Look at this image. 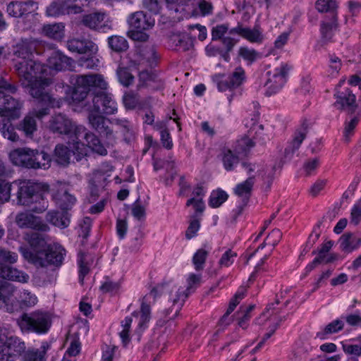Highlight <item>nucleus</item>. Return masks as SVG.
Segmentation results:
<instances>
[{"label": "nucleus", "mask_w": 361, "mask_h": 361, "mask_svg": "<svg viewBox=\"0 0 361 361\" xmlns=\"http://www.w3.org/2000/svg\"><path fill=\"white\" fill-rule=\"evenodd\" d=\"M37 42L32 39H22L14 49V67L20 78L21 85L29 89L30 95L51 101L49 95L43 94V87L48 84V79H42L44 66L34 59Z\"/></svg>", "instance_id": "obj_1"}, {"label": "nucleus", "mask_w": 361, "mask_h": 361, "mask_svg": "<svg viewBox=\"0 0 361 361\" xmlns=\"http://www.w3.org/2000/svg\"><path fill=\"white\" fill-rule=\"evenodd\" d=\"M70 82L73 85L71 97L74 102L83 101L89 94L92 97V104L87 108L88 114L111 115L117 111V104L106 92L108 84L102 75H73Z\"/></svg>", "instance_id": "obj_2"}, {"label": "nucleus", "mask_w": 361, "mask_h": 361, "mask_svg": "<svg viewBox=\"0 0 361 361\" xmlns=\"http://www.w3.org/2000/svg\"><path fill=\"white\" fill-rule=\"evenodd\" d=\"M201 276L191 274L188 279L186 288L172 283H165L154 288L150 295L154 298L160 294L167 299L168 304L161 314L166 320L175 319L181 310L192 286L200 281Z\"/></svg>", "instance_id": "obj_3"}, {"label": "nucleus", "mask_w": 361, "mask_h": 361, "mask_svg": "<svg viewBox=\"0 0 361 361\" xmlns=\"http://www.w3.org/2000/svg\"><path fill=\"white\" fill-rule=\"evenodd\" d=\"M11 162L18 166L26 169H49L51 166L50 154L42 149L30 147H19L9 153Z\"/></svg>", "instance_id": "obj_4"}, {"label": "nucleus", "mask_w": 361, "mask_h": 361, "mask_svg": "<svg viewBox=\"0 0 361 361\" xmlns=\"http://www.w3.org/2000/svg\"><path fill=\"white\" fill-rule=\"evenodd\" d=\"M15 292L14 286L9 283L0 286V310L14 312L20 308L31 307L37 303V296L31 292L22 290L18 300L14 295Z\"/></svg>", "instance_id": "obj_5"}, {"label": "nucleus", "mask_w": 361, "mask_h": 361, "mask_svg": "<svg viewBox=\"0 0 361 361\" xmlns=\"http://www.w3.org/2000/svg\"><path fill=\"white\" fill-rule=\"evenodd\" d=\"M20 252L25 260L37 267L49 265L60 267L66 255V250L57 245L49 246L45 250H39L36 253L27 247H20Z\"/></svg>", "instance_id": "obj_6"}, {"label": "nucleus", "mask_w": 361, "mask_h": 361, "mask_svg": "<svg viewBox=\"0 0 361 361\" xmlns=\"http://www.w3.org/2000/svg\"><path fill=\"white\" fill-rule=\"evenodd\" d=\"M17 204L27 207L35 213H42L49 207L48 201L37 185L30 181H23L18 185Z\"/></svg>", "instance_id": "obj_7"}, {"label": "nucleus", "mask_w": 361, "mask_h": 361, "mask_svg": "<svg viewBox=\"0 0 361 361\" xmlns=\"http://www.w3.org/2000/svg\"><path fill=\"white\" fill-rule=\"evenodd\" d=\"M49 128L53 133L67 135L73 143H79L80 136L85 131L82 126H77L70 118L63 114L52 116L49 121Z\"/></svg>", "instance_id": "obj_8"}, {"label": "nucleus", "mask_w": 361, "mask_h": 361, "mask_svg": "<svg viewBox=\"0 0 361 361\" xmlns=\"http://www.w3.org/2000/svg\"><path fill=\"white\" fill-rule=\"evenodd\" d=\"M17 322L22 331L37 334L47 333L51 326L50 315L39 310L23 314Z\"/></svg>", "instance_id": "obj_9"}, {"label": "nucleus", "mask_w": 361, "mask_h": 361, "mask_svg": "<svg viewBox=\"0 0 361 361\" xmlns=\"http://www.w3.org/2000/svg\"><path fill=\"white\" fill-rule=\"evenodd\" d=\"M128 23L130 28L128 36L135 41L146 42L149 35L145 31L154 25V20L147 17L142 11H137L130 15Z\"/></svg>", "instance_id": "obj_10"}, {"label": "nucleus", "mask_w": 361, "mask_h": 361, "mask_svg": "<svg viewBox=\"0 0 361 361\" xmlns=\"http://www.w3.org/2000/svg\"><path fill=\"white\" fill-rule=\"evenodd\" d=\"M287 64H282L281 66L267 72L268 78L265 83L267 90L265 94L268 97L278 92L286 82L288 71Z\"/></svg>", "instance_id": "obj_11"}, {"label": "nucleus", "mask_w": 361, "mask_h": 361, "mask_svg": "<svg viewBox=\"0 0 361 361\" xmlns=\"http://www.w3.org/2000/svg\"><path fill=\"white\" fill-rule=\"evenodd\" d=\"M245 72L242 67H237L228 78L224 74H216L212 80L220 92L232 90L240 87L245 80Z\"/></svg>", "instance_id": "obj_12"}, {"label": "nucleus", "mask_w": 361, "mask_h": 361, "mask_svg": "<svg viewBox=\"0 0 361 361\" xmlns=\"http://www.w3.org/2000/svg\"><path fill=\"white\" fill-rule=\"evenodd\" d=\"M25 348L24 341L17 336H7L0 347V361H14L25 352Z\"/></svg>", "instance_id": "obj_13"}, {"label": "nucleus", "mask_w": 361, "mask_h": 361, "mask_svg": "<svg viewBox=\"0 0 361 361\" xmlns=\"http://www.w3.org/2000/svg\"><path fill=\"white\" fill-rule=\"evenodd\" d=\"M5 91L0 92V117L8 120L18 119L21 115L22 104Z\"/></svg>", "instance_id": "obj_14"}, {"label": "nucleus", "mask_w": 361, "mask_h": 361, "mask_svg": "<svg viewBox=\"0 0 361 361\" xmlns=\"http://www.w3.org/2000/svg\"><path fill=\"white\" fill-rule=\"evenodd\" d=\"M51 197L56 205L62 211L71 210L77 202V198L71 192L67 184H60L51 191Z\"/></svg>", "instance_id": "obj_15"}, {"label": "nucleus", "mask_w": 361, "mask_h": 361, "mask_svg": "<svg viewBox=\"0 0 361 361\" xmlns=\"http://www.w3.org/2000/svg\"><path fill=\"white\" fill-rule=\"evenodd\" d=\"M34 0H16L7 4L6 12L9 17L22 18L34 11Z\"/></svg>", "instance_id": "obj_16"}, {"label": "nucleus", "mask_w": 361, "mask_h": 361, "mask_svg": "<svg viewBox=\"0 0 361 361\" xmlns=\"http://www.w3.org/2000/svg\"><path fill=\"white\" fill-rule=\"evenodd\" d=\"M82 11L81 6L73 4L71 0H57L52 2L46 10L47 15L58 17L61 15L80 13Z\"/></svg>", "instance_id": "obj_17"}, {"label": "nucleus", "mask_w": 361, "mask_h": 361, "mask_svg": "<svg viewBox=\"0 0 361 361\" xmlns=\"http://www.w3.org/2000/svg\"><path fill=\"white\" fill-rule=\"evenodd\" d=\"M16 223L21 228H32L42 232L49 230V226L43 223L39 217L28 212L18 213L16 216Z\"/></svg>", "instance_id": "obj_18"}, {"label": "nucleus", "mask_w": 361, "mask_h": 361, "mask_svg": "<svg viewBox=\"0 0 361 361\" xmlns=\"http://www.w3.org/2000/svg\"><path fill=\"white\" fill-rule=\"evenodd\" d=\"M89 123L92 128L95 130L101 136L109 140H114L115 135L114 130L108 125L111 120H107L101 114H88Z\"/></svg>", "instance_id": "obj_19"}, {"label": "nucleus", "mask_w": 361, "mask_h": 361, "mask_svg": "<svg viewBox=\"0 0 361 361\" xmlns=\"http://www.w3.org/2000/svg\"><path fill=\"white\" fill-rule=\"evenodd\" d=\"M48 84L44 85V87H43V94H46L47 95L49 96L50 97V102L49 101H46V100H42L41 97H34L33 95H31L34 99H36V101L39 103V104H41L42 105H44L45 106L41 108V109H33L32 111L30 112V114H32V116H34L35 118H38V119H41L44 116L48 115L49 114V108H59L61 106V105L63 103V101L62 99H56V98H54L47 90H46V88L50 84V80L48 79Z\"/></svg>", "instance_id": "obj_20"}, {"label": "nucleus", "mask_w": 361, "mask_h": 361, "mask_svg": "<svg viewBox=\"0 0 361 361\" xmlns=\"http://www.w3.org/2000/svg\"><path fill=\"white\" fill-rule=\"evenodd\" d=\"M104 18L105 13H92L85 15L82 19V23L92 30L105 32L111 28V24L108 20L104 21Z\"/></svg>", "instance_id": "obj_21"}, {"label": "nucleus", "mask_w": 361, "mask_h": 361, "mask_svg": "<svg viewBox=\"0 0 361 361\" xmlns=\"http://www.w3.org/2000/svg\"><path fill=\"white\" fill-rule=\"evenodd\" d=\"M336 101L334 106L338 109L347 111L350 114L355 112L357 105L355 104V96L349 89L343 91L336 90L334 94Z\"/></svg>", "instance_id": "obj_22"}, {"label": "nucleus", "mask_w": 361, "mask_h": 361, "mask_svg": "<svg viewBox=\"0 0 361 361\" xmlns=\"http://www.w3.org/2000/svg\"><path fill=\"white\" fill-rule=\"evenodd\" d=\"M68 49L78 54L92 53L96 50V44L83 37L70 39L66 42Z\"/></svg>", "instance_id": "obj_23"}, {"label": "nucleus", "mask_w": 361, "mask_h": 361, "mask_svg": "<svg viewBox=\"0 0 361 361\" xmlns=\"http://www.w3.org/2000/svg\"><path fill=\"white\" fill-rule=\"evenodd\" d=\"M308 132V125L303 123L300 128H298L293 135V140L286 147L284 152V157L286 159H290L294 153L299 149L302 141L306 137Z\"/></svg>", "instance_id": "obj_24"}, {"label": "nucleus", "mask_w": 361, "mask_h": 361, "mask_svg": "<svg viewBox=\"0 0 361 361\" xmlns=\"http://www.w3.org/2000/svg\"><path fill=\"white\" fill-rule=\"evenodd\" d=\"M73 60L61 52H54L47 60V66L50 69L61 71L71 69Z\"/></svg>", "instance_id": "obj_25"}, {"label": "nucleus", "mask_w": 361, "mask_h": 361, "mask_svg": "<svg viewBox=\"0 0 361 361\" xmlns=\"http://www.w3.org/2000/svg\"><path fill=\"white\" fill-rule=\"evenodd\" d=\"M338 18L335 16L325 19L321 22L320 33L322 42L326 44L331 41L338 29Z\"/></svg>", "instance_id": "obj_26"}, {"label": "nucleus", "mask_w": 361, "mask_h": 361, "mask_svg": "<svg viewBox=\"0 0 361 361\" xmlns=\"http://www.w3.org/2000/svg\"><path fill=\"white\" fill-rule=\"evenodd\" d=\"M169 42L171 47L183 51L193 47V39L186 32L173 33L169 37Z\"/></svg>", "instance_id": "obj_27"}, {"label": "nucleus", "mask_w": 361, "mask_h": 361, "mask_svg": "<svg viewBox=\"0 0 361 361\" xmlns=\"http://www.w3.org/2000/svg\"><path fill=\"white\" fill-rule=\"evenodd\" d=\"M0 278L20 283H27L30 276L27 274L8 265L0 268Z\"/></svg>", "instance_id": "obj_28"}, {"label": "nucleus", "mask_w": 361, "mask_h": 361, "mask_svg": "<svg viewBox=\"0 0 361 361\" xmlns=\"http://www.w3.org/2000/svg\"><path fill=\"white\" fill-rule=\"evenodd\" d=\"M71 215L67 211H50L47 212L46 219L48 222L61 229L67 228L71 222Z\"/></svg>", "instance_id": "obj_29"}, {"label": "nucleus", "mask_w": 361, "mask_h": 361, "mask_svg": "<svg viewBox=\"0 0 361 361\" xmlns=\"http://www.w3.org/2000/svg\"><path fill=\"white\" fill-rule=\"evenodd\" d=\"M255 183V176H251L243 182L237 184L233 189L234 193L238 197H241L245 204H247L252 195Z\"/></svg>", "instance_id": "obj_30"}, {"label": "nucleus", "mask_w": 361, "mask_h": 361, "mask_svg": "<svg viewBox=\"0 0 361 361\" xmlns=\"http://www.w3.org/2000/svg\"><path fill=\"white\" fill-rule=\"evenodd\" d=\"M111 123L118 127L126 142L130 143L135 140V129L128 121L126 119L112 118Z\"/></svg>", "instance_id": "obj_31"}, {"label": "nucleus", "mask_w": 361, "mask_h": 361, "mask_svg": "<svg viewBox=\"0 0 361 361\" xmlns=\"http://www.w3.org/2000/svg\"><path fill=\"white\" fill-rule=\"evenodd\" d=\"M84 138L87 142V146L99 155L104 156L107 154V150L102 144L99 137L91 132L85 133L80 136V139Z\"/></svg>", "instance_id": "obj_32"}, {"label": "nucleus", "mask_w": 361, "mask_h": 361, "mask_svg": "<svg viewBox=\"0 0 361 361\" xmlns=\"http://www.w3.org/2000/svg\"><path fill=\"white\" fill-rule=\"evenodd\" d=\"M339 243L343 252L350 253L358 248L361 244V239L357 238L351 233H345L340 237Z\"/></svg>", "instance_id": "obj_33"}, {"label": "nucleus", "mask_w": 361, "mask_h": 361, "mask_svg": "<svg viewBox=\"0 0 361 361\" xmlns=\"http://www.w3.org/2000/svg\"><path fill=\"white\" fill-rule=\"evenodd\" d=\"M27 241L30 245V247L28 248L34 253L47 249V241L44 234L38 232H32L27 235Z\"/></svg>", "instance_id": "obj_34"}, {"label": "nucleus", "mask_w": 361, "mask_h": 361, "mask_svg": "<svg viewBox=\"0 0 361 361\" xmlns=\"http://www.w3.org/2000/svg\"><path fill=\"white\" fill-rule=\"evenodd\" d=\"M37 128L36 119L30 113L17 126V129L23 132L27 137H32Z\"/></svg>", "instance_id": "obj_35"}, {"label": "nucleus", "mask_w": 361, "mask_h": 361, "mask_svg": "<svg viewBox=\"0 0 361 361\" xmlns=\"http://www.w3.org/2000/svg\"><path fill=\"white\" fill-rule=\"evenodd\" d=\"M71 151L69 148L62 144H59L55 147L53 155V159L58 164L66 166L70 163Z\"/></svg>", "instance_id": "obj_36"}, {"label": "nucleus", "mask_w": 361, "mask_h": 361, "mask_svg": "<svg viewBox=\"0 0 361 361\" xmlns=\"http://www.w3.org/2000/svg\"><path fill=\"white\" fill-rule=\"evenodd\" d=\"M315 8L319 13H329L330 18H338V4L336 0H317L315 2Z\"/></svg>", "instance_id": "obj_37"}, {"label": "nucleus", "mask_w": 361, "mask_h": 361, "mask_svg": "<svg viewBox=\"0 0 361 361\" xmlns=\"http://www.w3.org/2000/svg\"><path fill=\"white\" fill-rule=\"evenodd\" d=\"M132 316L136 317L139 319L138 321V326L139 328H145L146 324L148 323L151 318V307L150 305L146 303L145 298H143L141 306L140 311L137 312L135 311L133 312Z\"/></svg>", "instance_id": "obj_38"}, {"label": "nucleus", "mask_w": 361, "mask_h": 361, "mask_svg": "<svg viewBox=\"0 0 361 361\" xmlns=\"http://www.w3.org/2000/svg\"><path fill=\"white\" fill-rule=\"evenodd\" d=\"M11 120L5 118L0 120V133L4 138L11 142H18L20 137L16 132L14 127L10 123Z\"/></svg>", "instance_id": "obj_39"}, {"label": "nucleus", "mask_w": 361, "mask_h": 361, "mask_svg": "<svg viewBox=\"0 0 361 361\" xmlns=\"http://www.w3.org/2000/svg\"><path fill=\"white\" fill-rule=\"evenodd\" d=\"M344 327V322L343 320L337 319L329 324H328L324 329L317 333L316 337L324 340L326 338V336L330 334L338 333L341 331Z\"/></svg>", "instance_id": "obj_40"}, {"label": "nucleus", "mask_w": 361, "mask_h": 361, "mask_svg": "<svg viewBox=\"0 0 361 361\" xmlns=\"http://www.w3.org/2000/svg\"><path fill=\"white\" fill-rule=\"evenodd\" d=\"M43 32L50 38L60 40L64 35V25L62 23L47 25L43 27Z\"/></svg>", "instance_id": "obj_41"}, {"label": "nucleus", "mask_w": 361, "mask_h": 361, "mask_svg": "<svg viewBox=\"0 0 361 361\" xmlns=\"http://www.w3.org/2000/svg\"><path fill=\"white\" fill-rule=\"evenodd\" d=\"M255 145L254 142L247 137H243L236 142L234 151L238 155L246 156Z\"/></svg>", "instance_id": "obj_42"}, {"label": "nucleus", "mask_w": 361, "mask_h": 361, "mask_svg": "<svg viewBox=\"0 0 361 361\" xmlns=\"http://www.w3.org/2000/svg\"><path fill=\"white\" fill-rule=\"evenodd\" d=\"M109 47L116 52L125 51L128 48L127 40L121 36H111L108 39Z\"/></svg>", "instance_id": "obj_43"}, {"label": "nucleus", "mask_w": 361, "mask_h": 361, "mask_svg": "<svg viewBox=\"0 0 361 361\" xmlns=\"http://www.w3.org/2000/svg\"><path fill=\"white\" fill-rule=\"evenodd\" d=\"M78 262L79 265V281L82 283L85 276L90 271L88 262L87 260V254L80 251L78 252Z\"/></svg>", "instance_id": "obj_44"}, {"label": "nucleus", "mask_w": 361, "mask_h": 361, "mask_svg": "<svg viewBox=\"0 0 361 361\" xmlns=\"http://www.w3.org/2000/svg\"><path fill=\"white\" fill-rule=\"evenodd\" d=\"M243 37L252 43H261L264 39L262 33L257 27L253 29L245 27Z\"/></svg>", "instance_id": "obj_45"}, {"label": "nucleus", "mask_w": 361, "mask_h": 361, "mask_svg": "<svg viewBox=\"0 0 361 361\" xmlns=\"http://www.w3.org/2000/svg\"><path fill=\"white\" fill-rule=\"evenodd\" d=\"M118 81L125 87H128L134 82V76L129 69L125 67H119L116 71Z\"/></svg>", "instance_id": "obj_46"}, {"label": "nucleus", "mask_w": 361, "mask_h": 361, "mask_svg": "<svg viewBox=\"0 0 361 361\" xmlns=\"http://www.w3.org/2000/svg\"><path fill=\"white\" fill-rule=\"evenodd\" d=\"M227 193L222 190H218L213 191L209 197V204L211 207L216 208L220 207L228 199Z\"/></svg>", "instance_id": "obj_47"}, {"label": "nucleus", "mask_w": 361, "mask_h": 361, "mask_svg": "<svg viewBox=\"0 0 361 361\" xmlns=\"http://www.w3.org/2000/svg\"><path fill=\"white\" fill-rule=\"evenodd\" d=\"M18 255L4 248H0V268L6 267V263L13 264L17 262Z\"/></svg>", "instance_id": "obj_48"}, {"label": "nucleus", "mask_w": 361, "mask_h": 361, "mask_svg": "<svg viewBox=\"0 0 361 361\" xmlns=\"http://www.w3.org/2000/svg\"><path fill=\"white\" fill-rule=\"evenodd\" d=\"M238 54L250 64H252L259 57V52L253 49H249L247 47H240Z\"/></svg>", "instance_id": "obj_49"}, {"label": "nucleus", "mask_w": 361, "mask_h": 361, "mask_svg": "<svg viewBox=\"0 0 361 361\" xmlns=\"http://www.w3.org/2000/svg\"><path fill=\"white\" fill-rule=\"evenodd\" d=\"M208 255V252L204 249H199L193 255L192 262L195 269L200 271L204 269V263Z\"/></svg>", "instance_id": "obj_50"}, {"label": "nucleus", "mask_w": 361, "mask_h": 361, "mask_svg": "<svg viewBox=\"0 0 361 361\" xmlns=\"http://www.w3.org/2000/svg\"><path fill=\"white\" fill-rule=\"evenodd\" d=\"M223 163L224 168L227 171H231L233 166L238 163V157L233 154L231 149H226L224 152Z\"/></svg>", "instance_id": "obj_51"}, {"label": "nucleus", "mask_w": 361, "mask_h": 361, "mask_svg": "<svg viewBox=\"0 0 361 361\" xmlns=\"http://www.w3.org/2000/svg\"><path fill=\"white\" fill-rule=\"evenodd\" d=\"M206 54L209 57H214L219 55L225 61L228 62L230 61V54L227 52H224V49L220 47L209 44L205 48Z\"/></svg>", "instance_id": "obj_52"}, {"label": "nucleus", "mask_w": 361, "mask_h": 361, "mask_svg": "<svg viewBox=\"0 0 361 361\" xmlns=\"http://www.w3.org/2000/svg\"><path fill=\"white\" fill-rule=\"evenodd\" d=\"M12 186V183L5 180H0V204L9 200Z\"/></svg>", "instance_id": "obj_53"}, {"label": "nucleus", "mask_w": 361, "mask_h": 361, "mask_svg": "<svg viewBox=\"0 0 361 361\" xmlns=\"http://www.w3.org/2000/svg\"><path fill=\"white\" fill-rule=\"evenodd\" d=\"M45 350H28L24 355L23 361H45Z\"/></svg>", "instance_id": "obj_54"}, {"label": "nucleus", "mask_w": 361, "mask_h": 361, "mask_svg": "<svg viewBox=\"0 0 361 361\" xmlns=\"http://www.w3.org/2000/svg\"><path fill=\"white\" fill-rule=\"evenodd\" d=\"M359 122V118L357 116H354L350 119V121L345 122V126L343 132L344 140L346 142L350 140V137L353 135L354 129L357 126Z\"/></svg>", "instance_id": "obj_55"}, {"label": "nucleus", "mask_w": 361, "mask_h": 361, "mask_svg": "<svg viewBox=\"0 0 361 361\" xmlns=\"http://www.w3.org/2000/svg\"><path fill=\"white\" fill-rule=\"evenodd\" d=\"M329 71L333 75H337L342 66L341 60L335 54H329Z\"/></svg>", "instance_id": "obj_56"}, {"label": "nucleus", "mask_w": 361, "mask_h": 361, "mask_svg": "<svg viewBox=\"0 0 361 361\" xmlns=\"http://www.w3.org/2000/svg\"><path fill=\"white\" fill-rule=\"evenodd\" d=\"M131 213L139 221L145 218V207L140 204V198L133 204Z\"/></svg>", "instance_id": "obj_57"}, {"label": "nucleus", "mask_w": 361, "mask_h": 361, "mask_svg": "<svg viewBox=\"0 0 361 361\" xmlns=\"http://www.w3.org/2000/svg\"><path fill=\"white\" fill-rule=\"evenodd\" d=\"M228 24H221L214 27L212 30V39H222L223 36L228 32Z\"/></svg>", "instance_id": "obj_58"}, {"label": "nucleus", "mask_w": 361, "mask_h": 361, "mask_svg": "<svg viewBox=\"0 0 361 361\" xmlns=\"http://www.w3.org/2000/svg\"><path fill=\"white\" fill-rule=\"evenodd\" d=\"M257 173L262 176V180L264 184H267V188H270L274 180V169H258Z\"/></svg>", "instance_id": "obj_59"}, {"label": "nucleus", "mask_w": 361, "mask_h": 361, "mask_svg": "<svg viewBox=\"0 0 361 361\" xmlns=\"http://www.w3.org/2000/svg\"><path fill=\"white\" fill-rule=\"evenodd\" d=\"M361 221V200L356 202L352 207L350 212V223L358 225Z\"/></svg>", "instance_id": "obj_60"}, {"label": "nucleus", "mask_w": 361, "mask_h": 361, "mask_svg": "<svg viewBox=\"0 0 361 361\" xmlns=\"http://www.w3.org/2000/svg\"><path fill=\"white\" fill-rule=\"evenodd\" d=\"M193 219L190 221V225L186 231L185 237L187 239L193 238L198 231L200 224V221L196 219V216H192Z\"/></svg>", "instance_id": "obj_61"}, {"label": "nucleus", "mask_w": 361, "mask_h": 361, "mask_svg": "<svg viewBox=\"0 0 361 361\" xmlns=\"http://www.w3.org/2000/svg\"><path fill=\"white\" fill-rule=\"evenodd\" d=\"M142 5L145 8L154 14L159 13L161 8L159 0H142Z\"/></svg>", "instance_id": "obj_62"}, {"label": "nucleus", "mask_w": 361, "mask_h": 361, "mask_svg": "<svg viewBox=\"0 0 361 361\" xmlns=\"http://www.w3.org/2000/svg\"><path fill=\"white\" fill-rule=\"evenodd\" d=\"M190 205L193 206L197 214H201L205 209V205L202 199L196 198L195 197H192L188 200L186 202V206L189 207Z\"/></svg>", "instance_id": "obj_63"}, {"label": "nucleus", "mask_w": 361, "mask_h": 361, "mask_svg": "<svg viewBox=\"0 0 361 361\" xmlns=\"http://www.w3.org/2000/svg\"><path fill=\"white\" fill-rule=\"evenodd\" d=\"M237 256L236 253L231 250H226L221 257L219 263L221 266L228 267L233 264L234 258Z\"/></svg>", "instance_id": "obj_64"}]
</instances>
